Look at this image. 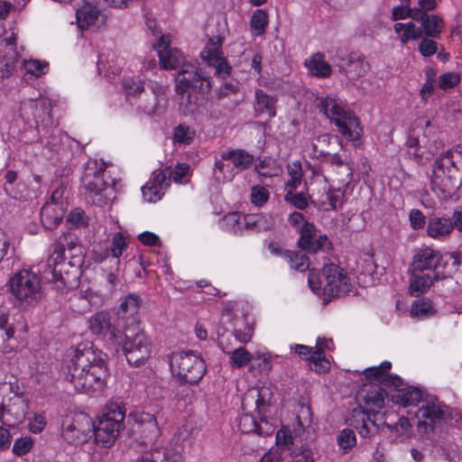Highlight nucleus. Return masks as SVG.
<instances>
[{
  "label": "nucleus",
  "mask_w": 462,
  "mask_h": 462,
  "mask_svg": "<svg viewBox=\"0 0 462 462\" xmlns=\"http://www.w3.org/2000/svg\"><path fill=\"white\" fill-rule=\"evenodd\" d=\"M106 355L102 351L79 344L68 356L64 374L76 391L88 395L99 394L106 385L108 369Z\"/></svg>",
  "instance_id": "f257e3e1"
},
{
  "label": "nucleus",
  "mask_w": 462,
  "mask_h": 462,
  "mask_svg": "<svg viewBox=\"0 0 462 462\" xmlns=\"http://www.w3.org/2000/svg\"><path fill=\"white\" fill-rule=\"evenodd\" d=\"M441 252L432 246L422 245L414 251L410 266L411 283L409 289H430V287L449 286L450 277L444 275Z\"/></svg>",
  "instance_id": "f03ea898"
},
{
  "label": "nucleus",
  "mask_w": 462,
  "mask_h": 462,
  "mask_svg": "<svg viewBox=\"0 0 462 462\" xmlns=\"http://www.w3.org/2000/svg\"><path fill=\"white\" fill-rule=\"evenodd\" d=\"M407 152L416 162L429 161L439 149L435 139V127L425 117L416 118L408 130Z\"/></svg>",
  "instance_id": "7ed1b4c3"
},
{
  "label": "nucleus",
  "mask_w": 462,
  "mask_h": 462,
  "mask_svg": "<svg viewBox=\"0 0 462 462\" xmlns=\"http://www.w3.org/2000/svg\"><path fill=\"white\" fill-rule=\"evenodd\" d=\"M106 168L103 160H89L81 177V188L92 203L100 207L110 204L116 199L115 187L104 180Z\"/></svg>",
  "instance_id": "20e7f679"
},
{
  "label": "nucleus",
  "mask_w": 462,
  "mask_h": 462,
  "mask_svg": "<svg viewBox=\"0 0 462 462\" xmlns=\"http://www.w3.org/2000/svg\"><path fill=\"white\" fill-rule=\"evenodd\" d=\"M322 112L331 122L337 131L350 141H357L362 134V127L358 118L346 109L343 100L334 96L321 97L318 105Z\"/></svg>",
  "instance_id": "39448f33"
},
{
  "label": "nucleus",
  "mask_w": 462,
  "mask_h": 462,
  "mask_svg": "<svg viewBox=\"0 0 462 462\" xmlns=\"http://www.w3.org/2000/svg\"><path fill=\"white\" fill-rule=\"evenodd\" d=\"M124 407L116 402H109L104 408V412L93 432L97 443L105 447L112 445L123 429L125 417Z\"/></svg>",
  "instance_id": "423d86ee"
},
{
  "label": "nucleus",
  "mask_w": 462,
  "mask_h": 462,
  "mask_svg": "<svg viewBox=\"0 0 462 462\" xmlns=\"http://www.w3.org/2000/svg\"><path fill=\"white\" fill-rule=\"evenodd\" d=\"M170 366L180 383H198L206 373L204 360L191 350L173 353L170 357Z\"/></svg>",
  "instance_id": "0eeeda50"
},
{
  "label": "nucleus",
  "mask_w": 462,
  "mask_h": 462,
  "mask_svg": "<svg viewBox=\"0 0 462 462\" xmlns=\"http://www.w3.org/2000/svg\"><path fill=\"white\" fill-rule=\"evenodd\" d=\"M462 156L457 149H448L435 161L430 177L433 191L439 195L449 194L454 186L453 173L457 171L455 155Z\"/></svg>",
  "instance_id": "6e6552de"
},
{
  "label": "nucleus",
  "mask_w": 462,
  "mask_h": 462,
  "mask_svg": "<svg viewBox=\"0 0 462 462\" xmlns=\"http://www.w3.org/2000/svg\"><path fill=\"white\" fill-rule=\"evenodd\" d=\"M310 289H348L354 286L353 277L341 266L328 263L322 267L321 274L310 269L308 278Z\"/></svg>",
  "instance_id": "1a4fd4ad"
},
{
  "label": "nucleus",
  "mask_w": 462,
  "mask_h": 462,
  "mask_svg": "<svg viewBox=\"0 0 462 462\" xmlns=\"http://www.w3.org/2000/svg\"><path fill=\"white\" fill-rule=\"evenodd\" d=\"M236 305L235 301H229L225 305L217 333L219 337H223L226 332L232 330V334L238 342L247 343L253 337L254 327L245 314L238 316L234 313Z\"/></svg>",
  "instance_id": "9d476101"
},
{
  "label": "nucleus",
  "mask_w": 462,
  "mask_h": 462,
  "mask_svg": "<svg viewBox=\"0 0 462 462\" xmlns=\"http://www.w3.org/2000/svg\"><path fill=\"white\" fill-rule=\"evenodd\" d=\"M119 345L131 365L140 366L150 356V346L145 335L138 327L126 328L124 335H119Z\"/></svg>",
  "instance_id": "9b49d317"
},
{
  "label": "nucleus",
  "mask_w": 462,
  "mask_h": 462,
  "mask_svg": "<svg viewBox=\"0 0 462 462\" xmlns=\"http://www.w3.org/2000/svg\"><path fill=\"white\" fill-rule=\"evenodd\" d=\"M176 91L182 97L190 99L193 92H208L211 88L210 79L202 76L194 64H184L176 78Z\"/></svg>",
  "instance_id": "f8f14e48"
},
{
  "label": "nucleus",
  "mask_w": 462,
  "mask_h": 462,
  "mask_svg": "<svg viewBox=\"0 0 462 462\" xmlns=\"http://www.w3.org/2000/svg\"><path fill=\"white\" fill-rule=\"evenodd\" d=\"M62 437L69 444H81L87 441L93 431L94 423L90 417L84 413L66 416L61 423Z\"/></svg>",
  "instance_id": "ddd939ff"
},
{
  "label": "nucleus",
  "mask_w": 462,
  "mask_h": 462,
  "mask_svg": "<svg viewBox=\"0 0 462 462\" xmlns=\"http://www.w3.org/2000/svg\"><path fill=\"white\" fill-rule=\"evenodd\" d=\"M76 21L79 30L97 32L105 26L106 16L97 3L84 0L76 9Z\"/></svg>",
  "instance_id": "4468645a"
},
{
  "label": "nucleus",
  "mask_w": 462,
  "mask_h": 462,
  "mask_svg": "<svg viewBox=\"0 0 462 462\" xmlns=\"http://www.w3.org/2000/svg\"><path fill=\"white\" fill-rule=\"evenodd\" d=\"M222 38L219 35L208 40L200 57L208 66L214 67L216 75L225 78L230 74L231 68L222 52Z\"/></svg>",
  "instance_id": "2eb2a0df"
},
{
  "label": "nucleus",
  "mask_w": 462,
  "mask_h": 462,
  "mask_svg": "<svg viewBox=\"0 0 462 462\" xmlns=\"http://www.w3.org/2000/svg\"><path fill=\"white\" fill-rule=\"evenodd\" d=\"M300 236L298 245L302 250L315 254L319 251H331L333 244L324 234L317 236V229L312 223L305 222L300 228Z\"/></svg>",
  "instance_id": "dca6fc26"
},
{
  "label": "nucleus",
  "mask_w": 462,
  "mask_h": 462,
  "mask_svg": "<svg viewBox=\"0 0 462 462\" xmlns=\"http://www.w3.org/2000/svg\"><path fill=\"white\" fill-rule=\"evenodd\" d=\"M448 410L445 405L427 402L418 411V431L422 436L434 431V424L444 420Z\"/></svg>",
  "instance_id": "f3484780"
},
{
  "label": "nucleus",
  "mask_w": 462,
  "mask_h": 462,
  "mask_svg": "<svg viewBox=\"0 0 462 462\" xmlns=\"http://www.w3.org/2000/svg\"><path fill=\"white\" fill-rule=\"evenodd\" d=\"M88 329L91 334L97 336L113 344H120V332L111 322V316L105 311L92 315L88 319Z\"/></svg>",
  "instance_id": "a211bd4d"
},
{
  "label": "nucleus",
  "mask_w": 462,
  "mask_h": 462,
  "mask_svg": "<svg viewBox=\"0 0 462 462\" xmlns=\"http://www.w3.org/2000/svg\"><path fill=\"white\" fill-rule=\"evenodd\" d=\"M171 42L169 34H162L153 44L160 65L165 69H175L183 61L182 53L177 49L171 48Z\"/></svg>",
  "instance_id": "6ab92c4d"
},
{
  "label": "nucleus",
  "mask_w": 462,
  "mask_h": 462,
  "mask_svg": "<svg viewBox=\"0 0 462 462\" xmlns=\"http://www.w3.org/2000/svg\"><path fill=\"white\" fill-rule=\"evenodd\" d=\"M170 185V178L164 171H154L150 180L142 187L143 199L147 202L160 200Z\"/></svg>",
  "instance_id": "aec40b11"
},
{
  "label": "nucleus",
  "mask_w": 462,
  "mask_h": 462,
  "mask_svg": "<svg viewBox=\"0 0 462 462\" xmlns=\"http://www.w3.org/2000/svg\"><path fill=\"white\" fill-rule=\"evenodd\" d=\"M134 431L139 434L142 443L153 442L160 434L157 418L149 412H141L136 416Z\"/></svg>",
  "instance_id": "412c9836"
},
{
  "label": "nucleus",
  "mask_w": 462,
  "mask_h": 462,
  "mask_svg": "<svg viewBox=\"0 0 462 462\" xmlns=\"http://www.w3.org/2000/svg\"><path fill=\"white\" fill-rule=\"evenodd\" d=\"M1 44H5L7 55L0 61V76L1 78H8L15 69L18 60V51L16 50V34L14 31L6 32L0 41Z\"/></svg>",
  "instance_id": "4be33fe9"
},
{
  "label": "nucleus",
  "mask_w": 462,
  "mask_h": 462,
  "mask_svg": "<svg viewBox=\"0 0 462 462\" xmlns=\"http://www.w3.org/2000/svg\"><path fill=\"white\" fill-rule=\"evenodd\" d=\"M378 412L371 413L364 410H354L350 425L354 427L362 438H370L371 436L378 433L379 426L375 422V417Z\"/></svg>",
  "instance_id": "5701e85b"
},
{
  "label": "nucleus",
  "mask_w": 462,
  "mask_h": 462,
  "mask_svg": "<svg viewBox=\"0 0 462 462\" xmlns=\"http://www.w3.org/2000/svg\"><path fill=\"white\" fill-rule=\"evenodd\" d=\"M391 367L392 364L389 361H384L379 366L367 368L365 371V377L370 381L380 383L382 385H393L398 388L403 384V382L398 375L388 374Z\"/></svg>",
  "instance_id": "b1692460"
},
{
  "label": "nucleus",
  "mask_w": 462,
  "mask_h": 462,
  "mask_svg": "<svg viewBox=\"0 0 462 462\" xmlns=\"http://www.w3.org/2000/svg\"><path fill=\"white\" fill-rule=\"evenodd\" d=\"M8 285L10 289H40L44 283L32 269H22L10 277Z\"/></svg>",
  "instance_id": "393cba45"
},
{
  "label": "nucleus",
  "mask_w": 462,
  "mask_h": 462,
  "mask_svg": "<svg viewBox=\"0 0 462 462\" xmlns=\"http://www.w3.org/2000/svg\"><path fill=\"white\" fill-rule=\"evenodd\" d=\"M385 396V390L374 383L365 384L357 393V398L364 402L366 406L374 408H382L384 405Z\"/></svg>",
  "instance_id": "a878e982"
},
{
  "label": "nucleus",
  "mask_w": 462,
  "mask_h": 462,
  "mask_svg": "<svg viewBox=\"0 0 462 462\" xmlns=\"http://www.w3.org/2000/svg\"><path fill=\"white\" fill-rule=\"evenodd\" d=\"M136 462H184L180 452L169 448H156L145 451Z\"/></svg>",
  "instance_id": "bb28decb"
},
{
  "label": "nucleus",
  "mask_w": 462,
  "mask_h": 462,
  "mask_svg": "<svg viewBox=\"0 0 462 462\" xmlns=\"http://www.w3.org/2000/svg\"><path fill=\"white\" fill-rule=\"evenodd\" d=\"M66 208L63 204L47 201L41 211V220L43 226L48 229L56 227L61 222Z\"/></svg>",
  "instance_id": "cd10ccee"
},
{
  "label": "nucleus",
  "mask_w": 462,
  "mask_h": 462,
  "mask_svg": "<svg viewBox=\"0 0 462 462\" xmlns=\"http://www.w3.org/2000/svg\"><path fill=\"white\" fill-rule=\"evenodd\" d=\"M453 229L454 225L450 218L437 217L429 219L426 233L433 239L443 240L450 235Z\"/></svg>",
  "instance_id": "c85d7f7f"
},
{
  "label": "nucleus",
  "mask_w": 462,
  "mask_h": 462,
  "mask_svg": "<svg viewBox=\"0 0 462 462\" xmlns=\"http://www.w3.org/2000/svg\"><path fill=\"white\" fill-rule=\"evenodd\" d=\"M310 74L319 79H326L331 75L332 68L325 60L324 54L317 52L312 54L304 62Z\"/></svg>",
  "instance_id": "c756f323"
},
{
  "label": "nucleus",
  "mask_w": 462,
  "mask_h": 462,
  "mask_svg": "<svg viewBox=\"0 0 462 462\" xmlns=\"http://www.w3.org/2000/svg\"><path fill=\"white\" fill-rule=\"evenodd\" d=\"M219 226L228 233L242 234L247 231V215L238 212L228 213L219 220Z\"/></svg>",
  "instance_id": "7c9ffc66"
},
{
  "label": "nucleus",
  "mask_w": 462,
  "mask_h": 462,
  "mask_svg": "<svg viewBox=\"0 0 462 462\" xmlns=\"http://www.w3.org/2000/svg\"><path fill=\"white\" fill-rule=\"evenodd\" d=\"M221 157L230 162L236 173L250 168L254 162V156L241 149L225 151L221 152Z\"/></svg>",
  "instance_id": "2f4dec72"
},
{
  "label": "nucleus",
  "mask_w": 462,
  "mask_h": 462,
  "mask_svg": "<svg viewBox=\"0 0 462 462\" xmlns=\"http://www.w3.org/2000/svg\"><path fill=\"white\" fill-rule=\"evenodd\" d=\"M9 300L14 307L27 309L34 306L42 297V291H8Z\"/></svg>",
  "instance_id": "473e14b6"
},
{
  "label": "nucleus",
  "mask_w": 462,
  "mask_h": 462,
  "mask_svg": "<svg viewBox=\"0 0 462 462\" xmlns=\"http://www.w3.org/2000/svg\"><path fill=\"white\" fill-rule=\"evenodd\" d=\"M368 70V64L365 59L357 54H351L342 71L349 79H356L364 76Z\"/></svg>",
  "instance_id": "72a5a7b5"
},
{
  "label": "nucleus",
  "mask_w": 462,
  "mask_h": 462,
  "mask_svg": "<svg viewBox=\"0 0 462 462\" xmlns=\"http://www.w3.org/2000/svg\"><path fill=\"white\" fill-rule=\"evenodd\" d=\"M262 422L258 423L254 416L248 413H243L239 416L238 427L243 433H257L258 435H270L273 429L271 425L265 426L263 430Z\"/></svg>",
  "instance_id": "f704fd0d"
},
{
  "label": "nucleus",
  "mask_w": 462,
  "mask_h": 462,
  "mask_svg": "<svg viewBox=\"0 0 462 462\" xmlns=\"http://www.w3.org/2000/svg\"><path fill=\"white\" fill-rule=\"evenodd\" d=\"M62 244L57 242L53 245L52 254L48 258V265L49 267H53V270L50 271L46 274L51 275V279L56 283L55 289H60V283H62V277L60 272L56 271V267L59 266L65 259L64 257V247L61 245Z\"/></svg>",
  "instance_id": "c9c22d12"
},
{
  "label": "nucleus",
  "mask_w": 462,
  "mask_h": 462,
  "mask_svg": "<svg viewBox=\"0 0 462 462\" xmlns=\"http://www.w3.org/2000/svg\"><path fill=\"white\" fill-rule=\"evenodd\" d=\"M236 171L227 159H223L221 156L215 162L213 170V177L218 183H226L231 181L236 176Z\"/></svg>",
  "instance_id": "e433bc0d"
},
{
  "label": "nucleus",
  "mask_w": 462,
  "mask_h": 462,
  "mask_svg": "<svg viewBox=\"0 0 462 462\" xmlns=\"http://www.w3.org/2000/svg\"><path fill=\"white\" fill-rule=\"evenodd\" d=\"M276 99L265 94L263 90L255 91V111L259 114H266L269 117H274Z\"/></svg>",
  "instance_id": "4c0bfd02"
},
{
  "label": "nucleus",
  "mask_w": 462,
  "mask_h": 462,
  "mask_svg": "<svg viewBox=\"0 0 462 462\" xmlns=\"http://www.w3.org/2000/svg\"><path fill=\"white\" fill-rule=\"evenodd\" d=\"M274 218L269 214H248L247 231H267L273 228Z\"/></svg>",
  "instance_id": "58836bf2"
},
{
  "label": "nucleus",
  "mask_w": 462,
  "mask_h": 462,
  "mask_svg": "<svg viewBox=\"0 0 462 462\" xmlns=\"http://www.w3.org/2000/svg\"><path fill=\"white\" fill-rule=\"evenodd\" d=\"M273 393L269 387H261L256 390L255 409L260 416L262 423L268 426V421L263 418L267 409L272 405Z\"/></svg>",
  "instance_id": "ea45409f"
},
{
  "label": "nucleus",
  "mask_w": 462,
  "mask_h": 462,
  "mask_svg": "<svg viewBox=\"0 0 462 462\" xmlns=\"http://www.w3.org/2000/svg\"><path fill=\"white\" fill-rule=\"evenodd\" d=\"M148 88L154 96L155 103L152 106H146L145 112L149 115H159L166 106L165 88L156 82H151Z\"/></svg>",
  "instance_id": "a19ab883"
},
{
  "label": "nucleus",
  "mask_w": 462,
  "mask_h": 462,
  "mask_svg": "<svg viewBox=\"0 0 462 462\" xmlns=\"http://www.w3.org/2000/svg\"><path fill=\"white\" fill-rule=\"evenodd\" d=\"M421 21V26L424 33L427 36L436 38L439 37L442 32L444 23L441 17L436 14L423 15V18H420Z\"/></svg>",
  "instance_id": "79ce46f5"
},
{
  "label": "nucleus",
  "mask_w": 462,
  "mask_h": 462,
  "mask_svg": "<svg viewBox=\"0 0 462 462\" xmlns=\"http://www.w3.org/2000/svg\"><path fill=\"white\" fill-rule=\"evenodd\" d=\"M123 63V59L116 56L114 53L109 55L106 64L104 63L103 57H100L97 60V71L106 77L115 76L120 73Z\"/></svg>",
  "instance_id": "37998d69"
},
{
  "label": "nucleus",
  "mask_w": 462,
  "mask_h": 462,
  "mask_svg": "<svg viewBox=\"0 0 462 462\" xmlns=\"http://www.w3.org/2000/svg\"><path fill=\"white\" fill-rule=\"evenodd\" d=\"M283 258L290 267L298 272H305L310 267V258L301 252L285 251Z\"/></svg>",
  "instance_id": "c03bdc74"
},
{
  "label": "nucleus",
  "mask_w": 462,
  "mask_h": 462,
  "mask_svg": "<svg viewBox=\"0 0 462 462\" xmlns=\"http://www.w3.org/2000/svg\"><path fill=\"white\" fill-rule=\"evenodd\" d=\"M344 192L340 189H330L319 200V207L325 210H335L342 203Z\"/></svg>",
  "instance_id": "a18cd8bd"
},
{
  "label": "nucleus",
  "mask_w": 462,
  "mask_h": 462,
  "mask_svg": "<svg viewBox=\"0 0 462 462\" xmlns=\"http://www.w3.org/2000/svg\"><path fill=\"white\" fill-rule=\"evenodd\" d=\"M394 31L402 43L416 40L420 36V29L412 22L397 23L394 24Z\"/></svg>",
  "instance_id": "49530a36"
},
{
  "label": "nucleus",
  "mask_w": 462,
  "mask_h": 462,
  "mask_svg": "<svg viewBox=\"0 0 462 462\" xmlns=\"http://www.w3.org/2000/svg\"><path fill=\"white\" fill-rule=\"evenodd\" d=\"M218 345L222 347L223 351L230 355L229 364L233 368H242L247 365L253 356L245 347H238L233 351H226L223 347V342L219 341Z\"/></svg>",
  "instance_id": "de8ad7c7"
},
{
  "label": "nucleus",
  "mask_w": 462,
  "mask_h": 462,
  "mask_svg": "<svg viewBox=\"0 0 462 462\" xmlns=\"http://www.w3.org/2000/svg\"><path fill=\"white\" fill-rule=\"evenodd\" d=\"M42 103V99H28L23 101L20 106L21 116L26 121L34 119L37 122Z\"/></svg>",
  "instance_id": "09e8293b"
},
{
  "label": "nucleus",
  "mask_w": 462,
  "mask_h": 462,
  "mask_svg": "<svg viewBox=\"0 0 462 462\" xmlns=\"http://www.w3.org/2000/svg\"><path fill=\"white\" fill-rule=\"evenodd\" d=\"M397 397L403 406L417 405L422 399V393L419 388L411 386L398 389Z\"/></svg>",
  "instance_id": "8fccbe9b"
},
{
  "label": "nucleus",
  "mask_w": 462,
  "mask_h": 462,
  "mask_svg": "<svg viewBox=\"0 0 462 462\" xmlns=\"http://www.w3.org/2000/svg\"><path fill=\"white\" fill-rule=\"evenodd\" d=\"M123 88L127 97H136L144 90V83L140 76H127L123 79Z\"/></svg>",
  "instance_id": "3c124183"
},
{
  "label": "nucleus",
  "mask_w": 462,
  "mask_h": 462,
  "mask_svg": "<svg viewBox=\"0 0 462 462\" xmlns=\"http://www.w3.org/2000/svg\"><path fill=\"white\" fill-rule=\"evenodd\" d=\"M268 25V14L263 9H256L251 17L250 26L254 35H262Z\"/></svg>",
  "instance_id": "603ef678"
},
{
  "label": "nucleus",
  "mask_w": 462,
  "mask_h": 462,
  "mask_svg": "<svg viewBox=\"0 0 462 462\" xmlns=\"http://www.w3.org/2000/svg\"><path fill=\"white\" fill-rule=\"evenodd\" d=\"M23 67L27 74L36 78L42 77L49 70V63L39 60H26L23 62Z\"/></svg>",
  "instance_id": "864d4df0"
},
{
  "label": "nucleus",
  "mask_w": 462,
  "mask_h": 462,
  "mask_svg": "<svg viewBox=\"0 0 462 462\" xmlns=\"http://www.w3.org/2000/svg\"><path fill=\"white\" fill-rule=\"evenodd\" d=\"M309 361V366L311 370L319 374L327 373L330 369V363L325 357L321 348L315 354V356L307 358Z\"/></svg>",
  "instance_id": "5fc2aeb1"
},
{
  "label": "nucleus",
  "mask_w": 462,
  "mask_h": 462,
  "mask_svg": "<svg viewBox=\"0 0 462 462\" xmlns=\"http://www.w3.org/2000/svg\"><path fill=\"white\" fill-rule=\"evenodd\" d=\"M411 17L413 20L419 21L421 14L419 10L409 7V5L400 4L393 8L392 19L394 21L402 20Z\"/></svg>",
  "instance_id": "6e6d98bb"
},
{
  "label": "nucleus",
  "mask_w": 462,
  "mask_h": 462,
  "mask_svg": "<svg viewBox=\"0 0 462 462\" xmlns=\"http://www.w3.org/2000/svg\"><path fill=\"white\" fill-rule=\"evenodd\" d=\"M321 162L328 163L332 167H340L345 165L347 169V178L350 179L352 176V166L346 156L343 157L339 153L326 152Z\"/></svg>",
  "instance_id": "4d7b16f0"
},
{
  "label": "nucleus",
  "mask_w": 462,
  "mask_h": 462,
  "mask_svg": "<svg viewBox=\"0 0 462 462\" xmlns=\"http://www.w3.org/2000/svg\"><path fill=\"white\" fill-rule=\"evenodd\" d=\"M129 245V239L121 232H116L112 238L111 243V254L115 258H119L123 252L126 250Z\"/></svg>",
  "instance_id": "13d9d810"
},
{
  "label": "nucleus",
  "mask_w": 462,
  "mask_h": 462,
  "mask_svg": "<svg viewBox=\"0 0 462 462\" xmlns=\"http://www.w3.org/2000/svg\"><path fill=\"white\" fill-rule=\"evenodd\" d=\"M337 442L344 453H346L356 444V434L351 429H344L337 437Z\"/></svg>",
  "instance_id": "bf43d9fd"
},
{
  "label": "nucleus",
  "mask_w": 462,
  "mask_h": 462,
  "mask_svg": "<svg viewBox=\"0 0 462 462\" xmlns=\"http://www.w3.org/2000/svg\"><path fill=\"white\" fill-rule=\"evenodd\" d=\"M288 173L291 179L287 181V188L295 189L301 182L302 169L300 162L295 161L287 166Z\"/></svg>",
  "instance_id": "052dcab7"
},
{
  "label": "nucleus",
  "mask_w": 462,
  "mask_h": 462,
  "mask_svg": "<svg viewBox=\"0 0 462 462\" xmlns=\"http://www.w3.org/2000/svg\"><path fill=\"white\" fill-rule=\"evenodd\" d=\"M195 131L185 125H178L174 130L173 140L175 143L188 144L194 139Z\"/></svg>",
  "instance_id": "680f3d73"
},
{
  "label": "nucleus",
  "mask_w": 462,
  "mask_h": 462,
  "mask_svg": "<svg viewBox=\"0 0 462 462\" xmlns=\"http://www.w3.org/2000/svg\"><path fill=\"white\" fill-rule=\"evenodd\" d=\"M165 171L168 173L170 180H172L176 183H183L189 180V166L187 163H179L171 171Z\"/></svg>",
  "instance_id": "e2e57ef3"
},
{
  "label": "nucleus",
  "mask_w": 462,
  "mask_h": 462,
  "mask_svg": "<svg viewBox=\"0 0 462 462\" xmlns=\"http://www.w3.org/2000/svg\"><path fill=\"white\" fill-rule=\"evenodd\" d=\"M461 77L456 72H446L439 77L438 87L442 90H448L457 86Z\"/></svg>",
  "instance_id": "0e129e2a"
},
{
  "label": "nucleus",
  "mask_w": 462,
  "mask_h": 462,
  "mask_svg": "<svg viewBox=\"0 0 462 462\" xmlns=\"http://www.w3.org/2000/svg\"><path fill=\"white\" fill-rule=\"evenodd\" d=\"M431 310L432 305L430 300H417L411 305V315L412 317L428 316L430 313H431Z\"/></svg>",
  "instance_id": "69168bd1"
},
{
  "label": "nucleus",
  "mask_w": 462,
  "mask_h": 462,
  "mask_svg": "<svg viewBox=\"0 0 462 462\" xmlns=\"http://www.w3.org/2000/svg\"><path fill=\"white\" fill-rule=\"evenodd\" d=\"M269 199V192L263 186H254L251 189L250 200L256 207H262Z\"/></svg>",
  "instance_id": "338daca9"
},
{
  "label": "nucleus",
  "mask_w": 462,
  "mask_h": 462,
  "mask_svg": "<svg viewBox=\"0 0 462 462\" xmlns=\"http://www.w3.org/2000/svg\"><path fill=\"white\" fill-rule=\"evenodd\" d=\"M33 442L31 438L17 439L13 446V453L18 457L27 454L32 448Z\"/></svg>",
  "instance_id": "774afa93"
}]
</instances>
